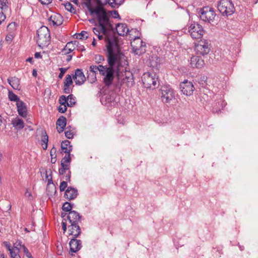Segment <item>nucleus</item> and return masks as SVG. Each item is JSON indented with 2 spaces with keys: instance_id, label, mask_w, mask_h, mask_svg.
<instances>
[{
  "instance_id": "50",
  "label": "nucleus",
  "mask_w": 258,
  "mask_h": 258,
  "mask_svg": "<svg viewBox=\"0 0 258 258\" xmlns=\"http://www.w3.org/2000/svg\"><path fill=\"white\" fill-rule=\"evenodd\" d=\"M67 105H61L58 108V110L60 113H64L67 111Z\"/></svg>"
},
{
  "instance_id": "14",
  "label": "nucleus",
  "mask_w": 258,
  "mask_h": 258,
  "mask_svg": "<svg viewBox=\"0 0 258 258\" xmlns=\"http://www.w3.org/2000/svg\"><path fill=\"white\" fill-rule=\"evenodd\" d=\"M70 252L75 253L78 251L82 247V242L80 240L73 237L69 242Z\"/></svg>"
},
{
  "instance_id": "2",
  "label": "nucleus",
  "mask_w": 258,
  "mask_h": 258,
  "mask_svg": "<svg viewBox=\"0 0 258 258\" xmlns=\"http://www.w3.org/2000/svg\"><path fill=\"white\" fill-rule=\"evenodd\" d=\"M95 14L97 15L98 25L102 28V32L105 36V40L107 42V45L118 46L117 38L113 31V27L110 23L107 13L102 7H97L92 12H90L91 15Z\"/></svg>"
},
{
  "instance_id": "34",
  "label": "nucleus",
  "mask_w": 258,
  "mask_h": 258,
  "mask_svg": "<svg viewBox=\"0 0 258 258\" xmlns=\"http://www.w3.org/2000/svg\"><path fill=\"white\" fill-rule=\"evenodd\" d=\"M73 84V81L71 75H67L64 81V86L70 87Z\"/></svg>"
},
{
  "instance_id": "11",
  "label": "nucleus",
  "mask_w": 258,
  "mask_h": 258,
  "mask_svg": "<svg viewBox=\"0 0 258 258\" xmlns=\"http://www.w3.org/2000/svg\"><path fill=\"white\" fill-rule=\"evenodd\" d=\"M180 87L181 91L184 95L190 96L192 94L194 86L191 82L185 80L180 83Z\"/></svg>"
},
{
  "instance_id": "57",
  "label": "nucleus",
  "mask_w": 258,
  "mask_h": 258,
  "mask_svg": "<svg viewBox=\"0 0 258 258\" xmlns=\"http://www.w3.org/2000/svg\"><path fill=\"white\" fill-rule=\"evenodd\" d=\"M69 48L66 49V46L64 47V48L62 50V53L64 55H66L67 54L70 53L72 51H69Z\"/></svg>"
},
{
  "instance_id": "27",
  "label": "nucleus",
  "mask_w": 258,
  "mask_h": 258,
  "mask_svg": "<svg viewBox=\"0 0 258 258\" xmlns=\"http://www.w3.org/2000/svg\"><path fill=\"white\" fill-rule=\"evenodd\" d=\"M133 80V76L132 74L130 72H127L125 73V77L122 79V83L123 84H126V85L128 86L130 83L132 84Z\"/></svg>"
},
{
  "instance_id": "5",
  "label": "nucleus",
  "mask_w": 258,
  "mask_h": 258,
  "mask_svg": "<svg viewBox=\"0 0 258 258\" xmlns=\"http://www.w3.org/2000/svg\"><path fill=\"white\" fill-rule=\"evenodd\" d=\"M142 79L144 86L147 88L153 89L158 85V78L155 74L145 73Z\"/></svg>"
},
{
  "instance_id": "46",
  "label": "nucleus",
  "mask_w": 258,
  "mask_h": 258,
  "mask_svg": "<svg viewBox=\"0 0 258 258\" xmlns=\"http://www.w3.org/2000/svg\"><path fill=\"white\" fill-rule=\"evenodd\" d=\"M87 34V32L85 31H83L81 32V33H79L77 36V38L80 39H83L84 38H85V39H87L88 38V36H86V34Z\"/></svg>"
},
{
  "instance_id": "40",
  "label": "nucleus",
  "mask_w": 258,
  "mask_h": 258,
  "mask_svg": "<svg viewBox=\"0 0 258 258\" xmlns=\"http://www.w3.org/2000/svg\"><path fill=\"white\" fill-rule=\"evenodd\" d=\"M16 249L12 248L10 251L11 258H21L20 256L18 254L19 251H16Z\"/></svg>"
},
{
  "instance_id": "47",
  "label": "nucleus",
  "mask_w": 258,
  "mask_h": 258,
  "mask_svg": "<svg viewBox=\"0 0 258 258\" xmlns=\"http://www.w3.org/2000/svg\"><path fill=\"white\" fill-rule=\"evenodd\" d=\"M68 68H60L59 69V70L60 71V74L58 75L59 79H61L63 77L64 74L68 70Z\"/></svg>"
},
{
  "instance_id": "48",
  "label": "nucleus",
  "mask_w": 258,
  "mask_h": 258,
  "mask_svg": "<svg viewBox=\"0 0 258 258\" xmlns=\"http://www.w3.org/2000/svg\"><path fill=\"white\" fill-rule=\"evenodd\" d=\"M5 13L6 12L3 11V10L0 8V24H1L6 19Z\"/></svg>"
},
{
  "instance_id": "29",
  "label": "nucleus",
  "mask_w": 258,
  "mask_h": 258,
  "mask_svg": "<svg viewBox=\"0 0 258 258\" xmlns=\"http://www.w3.org/2000/svg\"><path fill=\"white\" fill-rule=\"evenodd\" d=\"M49 188L52 189L51 194H55L56 192V188L54 184L52 183V180L51 178L50 179H48V184L46 188L47 191H49Z\"/></svg>"
},
{
  "instance_id": "52",
  "label": "nucleus",
  "mask_w": 258,
  "mask_h": 258,
  "mask_svg": "<svg viewBox=\"0 0 258 258\" xmlns=\"http://www.w3.org/2000/svg\"><path fill=\"white\" fill-rule=\"evenodd\" d=\"M3 244L9 251L13 248H11V244L8 242L5 241L3 242Z\"/></svg>"
},
{
  "instance_id": "44",
  "label": "nucleus",
  "mask_w": 258,
  "mask_h": 258,
  "mask_svg": "<svg viewBox=\"0 0 258 258\" xmlns=\"http://www.w3.org/2000/svg\"><path fill=\"white\" fill-rule=\"evenodd\" d=\"M59 103L61 105H67L68 99L64 95H61L59 99Z\"/></svg>"
},
{
  "instance_id": "22",
  "label": "nucleus",
  "mask_w": 258,
  "mask_h": 258,
  "mask_svg": "<svg viewBox=\"0 0 258 258\" xmlns=\"http://www.w3.org/2000/svg\"><path fill=\"white\" fill-rule=\"evenodd\" d=\"M8 82L14 89L20 90V80L14 77L8 79Z\"/></svg>"
},
{
  "instance_id": "38",
  "label": "nucleus",
  "mask_w": 258,
  "mask_h": 258,
  "mask_svg": "<svg viewBox=\"0 0 258 258\" xmlns=\"http://www.w3.org/2000/svg\"><path fill=\"white\" fill-rule=\"evenodd\" d=\"M123 1L124 0H120L119 3H123ZM107 3L112 8H115L119 3L117 0H108Z\"/></svg>"
},
{
  "instance_id": "23",
  "label": "nucleus",
  "mask_w": 258,
  "mask_h": 258,
  "mask_svg": "<svg viewBox=\"0 0 258 258\" xmlns=\"http://www.w3.org/2000/svg\"><path fill=\"white\" fill-rule=\"evenodd\" d=\"M161 63V59L160 57H158L157 55H152L151 57L150 58V66L151 67L153 68H155L158 69V67L160 66Z\"/></svg>"
},
{
  "instance_id": "16",
  "label": "nucleus",
  "mask_w": 258,
  "mask_h": 258,
  "mask_svg": "<svg viewBox=\"0 0 258 258\" xmlns=\"http://www.w3.org/2000/svg\"><path fill=\"white\" fill-rule=\"evenodd\" d=\"M69 235H72L74 238L78 237L81 233L80 227L78 224H71L69 226Z\"/></svg>"
},
{
  "instance_id": "12",
  "label": "nucleus",
  "mask_w": 258,
  "mask_h": 258,
  "mask_svg": "<svg viewBox=\"0 0 258 258\" xmlns=\"http://www.w3.org/2000/svg\"><path fill=\"white\" fill-rule=\"evenodd\" d=\"M71 158L70 154H66L61 161V168L59 169V173L61 175L64 174L66 171L70 168Z\"/></svg>"
},
{
  "instance_id": "13",
  "label": "nucleus",
  "mask_w": 258,
  "mask_h": 258,
  "mask_svg": "<svg viewBox=\"0 0 258 258\" xmlns=\"http://www.w3.org/2000/svg\"><path fill=\"white\" fill-rule=\"evenodd\" d=\"M76 85H81L86 81V77L81 69H78L75 71V74L73 76Z\"/></svg>"
},
{
  "instance_id": "59",
  "label": "nucleus",
  "mask_w": 258,
  "mask_h": 258,
  "mask_svg": "<svg viewBox=\"0 0 258 258\" xmlns=\"http://www.w3.org/2000/svg\"><path fill=\"white\" fill-rule=\"evenodd\" d=\"M62 228L63 229V232H65L67 230V224L66 222H62Z\"/></svg>"
},
{
  "instance_id": "51",
  "label": "nucleus",
  "mask_w": 258,
  "mask_h": 258,
  "mask_svg": "<svg viewBox=\"0 0 258 258\" xmlns=\"http://www.w3.org/2000/svg\"><path fill=\"white\" fill-rule=\"evenodd\" d=\"M24 253L26 254L27 257L28 258H32L31 254L29 252L27 248H26L24 245L22 246Z\"/></svg>"
},
{
  "instance_id": "45",
  "label": "nucleus",
  "mask_w": 258,
  "mask_h": 258,
  "mask_svg": "<svg viewBox=\"0 0 258 258\" xmlns=\"http://www.w3.org/2000/svg\"><path fill=\"white\" fill-rule=\"evenodd\" d=\"M22 242L20 241H17L14 244V249H16L17 251H19L21 247L22 246Z\"/></svg>"
},
{
  "instance_id": "37",
  "label": "nucleus",
  "mask_w": 258,
  "mask_h": 258,
  "mask_svg": "<svg viewBox=\"0 0 258 258\" xmlns=\"http://www.w3.org/2000/svg\"><path fill=\"white\" fill-rule=\"evenodd\" d=\"M72 208V205L70 203L66 202L64 203L62 207V209L63 211L66 212H70L72 211L71 209Z\"/></svg>"
},
{
  "instance_id": "41",
  "label": "nucleus",
  "mask_w": 258,
  "mask_h": 258,
  "mask_svg": "<svg viewBox=\"0 0 258 258\" xmlns=\"http://www.w3.org/2000/svg\"><path fill=\"white\" fill-rule=\"evenodd\" d=\"M93 31L94 33L97 36L100 34L101 33H102V28L99 26V25H97L96 27L93 28Z\"/></svg>"
},
{
  "instance_id": "39",
  "label": "nucleus",
  "mask_w": 258,
  "mask_h": 258,
  "mask_svg": "<svg viewBox=\"0 0 258 258\" xmlns=\"http://www.w3.org/2000/svg\"><path fill=\"white\" fill-rule=\"evenodd\" d=\"M94 60L98 64H99L100 63L102 62V61H104L105 59L104 57L100 54H96L95 55Z\"/></svg>"
},
{
  "instance_id": "17",
  "label": "nucleus",
  "mask_w": 258,
  "mask_h": 258,
  "mask_svg": "<svg viewBox=\"0 0 258 258\" xmlns=\"http://www.w3.org/2000/svg\"><path fill=\"white\" fill-rule=\"evenodd\" d=\"M78 195V190L72 187H68L65 191L64 197L68 200L75 199Z\"/></svg>"
},
{
  "instance_id": "58",
  "label": "nucleus",
  "mask_w": 258,
  "mask_h": 258,
  "mask_svg": "<svg viewBox=\"0 0 258 258\" xmlns=\"http://www.w3.org/2000/svg\"><path fill=\"white\" fill-rule=\"evenodd\" d=\"M68 171V174L65 176V179L68 181H70V177H71V171L70 170Z\"/></svg>"
},
{
  "instance_id": "33",
  "label": "nucleus",
  "mask_w": 258,
  "mask_h": 258,
  "mask_svg": "<svg viewBox=\"0 0 258 258\" xmlns=\"http://www.w3.org/2000/svg\"><path fill=\"white\" fill-rule=\"evenodd\" d=\"M77 44H78L77 41L69 42L66 44V49L69 48V51H73L75 49V45Z\"/></svg>"
},
{
  "instance_id": "63",
  "label": "nucleus",
  "mask_w": 258,
  "mask_h": 258,
  "mask_svg": "<svg viewBox=\"0 0 258 258\" xmlns=\"http://www.w3.org/2000/svg\"><path fill=\"white\" fill-rule=\"evenodd\" d=\"M72 58V56L71 55H68L67 56V58H66V60L67 62H69V61H70L71 60Z\"/></svg>"
},
{
  "instance_id": "55",
  "label": "nucleus",
  "mask_w": 258,
  "mask_h": 258,
  "mask_svg": "<svg viewBox=\"0 0 258 258\" xmlns=\"http://www.w3.org/2000/svg\"><path fill=\"white\" fill-rule=\"evenodd\" d=\"M42 5H48L52 0H39Z\"/></svg>"
},
{
  "instance_id": "62",
  "label": "nucleus",
  "mask_w": 258,
  "mask_h": 258,
  "mask_svg": "<svg viewBox=\"0 0 258 258\" xmlns=\"http://www.w3.org/2000/svg\"><path fill=\"white\" fill-rule=\"evenodd\" d=\"M25 196L28 198L31 197V194L30 192H29L28 190H26L25 192Z\"/></svg>"
},
{
  "instance_id": "18",
  "label": "nucleus",
  "mask_w": 258,
  "mask_h": 258,
  "mask_svg": "<svg viewBox=\"0 0 258 258\" xmlns=\"http://www.w3.org/2000/svg\"><path fill=\"white\" fill-rule=\"evenodd\" d=\"M190 64L192 67L201 68L205 64L204 60L199 56H193L190 58Z\"/></svg>"
},
{
  "instance_id": "7",
  "label": "nucleus",
  "mask_w": 258,
  "mask_h": 258,
  "mask_svg": "<svg viewBox=\"0 0 258 258\" xmlns=\"http://www.w3.org/2000/svg\"><path fill=\"white\" fill-rule=\"evenodd\" d=\"M200 16L203 21L212 23L214 20L216 14L213 8L206 7L201 10Z\"/></svg>"
},
{
  "instance_id": "3",
  "label": "nucleus",
  "mask_w": 258,
  "mask_h": 258,
  "mask_svg": "<svg viewBox=\"0 0 258 258\" xmlns=\"http://www.w3.org/2000/svg\"><path fill=\"white\" fill-rule=\"evenodd\" d=\"M37 43L39 46L43 48L49 44L50 40L49 30L47 27L42 26L37 31Z\"/></svg>"
},
{
  "instance_id": "6",
  "label": "nucleus",
  "mask_w": 258,
  "mask_h": 258,
  "mask_svg": "<svg viewBox=\"0 0 258 258\" xmlns=\"http://www.w3.org/2000/svg\"><path fill=\"white\" fill-rule=\"evenodd\" d=\"M161 99L164 103H169L174 99L175 95L173 90L169 86H162L160 89Z\"/></svg>"
},
{
  "instance_id": "26",
  "label": "nucleus",
  "mask_w": 258,
  "mask_h": 258,
  "mask_svg": "<svg viewBox=\"0 0 258 258\" xmlns=\"http://www.w3.org/2000/svg\"><path fill=\"white\" fill-rule=\"evenodd\" d=\"M48 141V137L46 134V132H42L41 136V145L44 150H46L47 148V144Z\"/></svg>"
},
{
  "instance_id": "28",
  "label": "nucleus",
  "mask_w": 258,
  "mask_h": 258,
  "mask_svg": "<svg viewBox=\"0 0 258 258\" xmlns=\"http://www.w3.org/2000/svg\"><path fill=\"white\" fill-rule=\"evenodd\" d=\"M12 124L13 126L18 130L22 129L24 126L23 120L19 118L12 120Z\"/></svg>"
},
{
  "instance_id": "1",
  "label": "nucleus",
  "mask_w": 258,
  "mask_h": 258,
  "mask_svg": "<svg viewBox=\"0 0 258 258\" xmlns=\"http://www.w3.org/2000/svg\"><path fill=\"white\" fill-rule=\"evenodd\" d=\"M107 61L109 66L107 67L102 65L98 66L92 65L90 67L89 70L95 74L93 82L96 80L95 74L98 71L99 74L104 77L103 82L105 85L109 87L112 84L114 78V66L115 62L120 58L121 53L119 49V46L115 47L114 46H111L110 44L107 45Z\"/></svg>"
},
{
  "instance_id": "64",
  "label": "nucleus",
  "mask_w": 258,
  "mask_h": 258,
  "mask_svg": "<svg viewBox=\"0 0 258 258\" xmlns=\"http://www.w3.org/2000/svg\"><path fill=\"white\" fill-rule=\"evenodd\" d=\"M68 214L66 213H62L61 214V216L63 218V220H66L65 217L67 216Z\"/></svg>"
},
{
  "instance_id": "24",
  "label": "nucleus",
  "mask_w": 258,
  "mask_h": 258,
  "mask_svg": "<svg viewBox=\"0 0 258 258\" xmlns=\"http://www.w3.org/2000/svg\"><path fill=\"white\" fill-rule=\"evenodd\" d=\"M49 20L52 22L53 25L59 26L62 23V17L59 14H54L52 15Z\"/></svg>"
},
{
  "instance_id": "30",
  "label": "nucleus",
  "mask_w": 258,
  "mask_h": 258,
  "mask_svg": "<svg viewBox=\"0 0 258 258\" xmlns=\"http://www.w3.org/2000/svg\"><path fill=\"white\" fill-rule=\"evenodd\" d=\"M67 106L72 107L76 104V98L72 95L70 94L68 97Z\"/></svg>"
},
{
  "instance_id": "43",
  "label": "nucleus",
  "mask_w": 258,
  "mask_h": 258,
  "mask_svg": "<svg viewBox=\"0 0 258 258\" xmlns=\"http://www.w3.org/2000/svg\"><path fill=\"white\" fill-rule=\"evenodd\" d=\"M84 4L87 7L88 11L90 12H92V11L94 9L91 7V0H84Z\"/></svg>"
},
{
  "instance_id": "9",
  "label": "nucleus",
  "mask_w": 258,
  "mask_h": 258,
  "mask_svg": "<svg viewBox=\"0 0 258 258\" xmlns=\"http://www.w3.org/2000/svg\"><path fill=\"white\" fill-rule=\"evenodd\" d=\"M195 49L198 54L202 55H206L210 51V44L207 40H201L195 44Z\"/></svg>"
},
{
  "instance_id": "21",
  "label": "nucleus",
  "mask_w": 258,
  "mask_h": 258,
  "mask_svg": "<svg viewBox=\"0 0 258 258\" xmlns=\"http://www.w3.org/2000/svg\"><path fill=\"white\" fill-rule=\"evenodd\" d=\"M116 29L118 35L120 36H124L127 34L129 29L127 27L126 24H118L116 25Z\"/></svg>"
},
{
  "instance_id": "36",
  "label": "nucleus",
  "mask_w": 258,
  "mask_h": 258,
  "mask_svg": "<svg viewBox=\"0 0 258 258\" xmlns=\"http://www.w3.org/2000/svg\"><path fill=\"white\" fill-rule=\"evenodd\" d=\"M64 7L68 11L75 14L76 13V10L73 7V5L69 2L66 3L64 5Z\"/></svg>"
},
{
  "instance_id": "49",
  "label": "nucleus",
  "mask_w": 258,
  "mask_h": 258,
  "mask_svg": "<svg viewBox=\"0 0 258 258\" xmlns=\"http://www.w3.org/2000/svg\"><path fill=\"white\" fill-rule=\"evenodd\" d=\"M68 186L67 182L66 181H63L60 183L59 186V189L61 191H64L66 187Z\"/></svg>"
},
{
  "instance_id": "35",
  "label": "nucleus",
  "mask_w": 258,
  "mask_h": 258,
  "mask_svg": "<svg viewBox=\"0 0 258 258\" xmlns=\"http://www.w3.org/2000/svg\"><path fill=\"white\" fill-rule=\"evenodd\" d=\"M8 4L7 0H0V8L3 11L6 12L8 9Z\"/></svg>"
},
{
  "instance_id": "31",
  "label": "nucleus",
  "mask_w": 258,
  "mask_h": 258,
  "mask_svg": "<svg viewBox=\"0 0 258 258\" xmlns=\"http://www.w3.org/2000/svg\"><path fill=\"white\" fill-rule=\"evenodd\" d=\"M56 149L53 147L50 150V156H51V162L54 164L56 161Z\"/></svg>"
},
{
  "instance_id": "10",
  "label": "nucleus",
  "mask_w": 258,
  "mask_h": 258,
  "mask_svg": "<svg viewBox=\"0 0 258 258\" xmlns=\"http://www.w3.org/2000/svg\"><path fill=\"white\" fill-rule=\"evenodd\" d=\"M143 42L139 38L135 39L133 42L131 43V45L134 53L140 55L145 51V44H143Z\"/></svg>"
},
{
  "instance_id": "42",
  "label": "nucleus",
  "mask_w": 258,
  "mask_h": 258,
  "mask_svg": "<svg viewBox=\"0 0 258 258\" xmlns=\"http://www.w3.org/2000/svg\"><path fill=\"white\" fill-rule=\"evenodd\" d=\"M65 136L68 139H72L74 137V133L67 127L65 131Z\"/></svg>"
},
{
  "instance_id": "15",
  "label": "nucleus",
  "mask_w": 258,
  "mask_h": 258,
  "mask_svg": "<svg viewBox=\"0 0 258 258\" xmlns=\"http://www.w3.org/2000/svg\"><path fill=\"white\" fill-rule=\"evenodd\" d=\"M81 218V216L75 211H70L67 216L71 224H78Z\"/></svg>"
},
{
  "instance_id": "56",
  "label": "nucleus",
  "mask_w": 258,
  "mask_h": 258,
  "mask_svg": "<svg viewBox=\"0 0 258 258\" xmlns=\"http://www.w3.org/2000/svg\"><path fill=\"white\" fill-rule=\"evenodd\" d=\"M13 35L12 34H9V35H8L6 37V40L8 42V43H10L12 39H13Z\"/></svg>"
},
{
  "instance_id": "54",
  "label": "nucleus",
  "mask_w": 258,
  "mask_h": 258,
  "mask_svg": "<svg viewBox=\"0 0 258 258\" xmlns=\"http://www.w3.org/2000/svg\"><path fill=\"white\" fill-rule=\"evenodd\" d=\"M72 91V89H71L69 87L63 86V91L65 93L70 94Z\"/></svg>"
},
{
  "instance_id": "19",
  "label": "nucleus",
  "mask_w": 258,
  "mask_h": 258,
  "mask_svg": "<svg viewBox=\"0 0 258 258\" xmlns=\"http://www.w3.org/2000/svg\"><path fill=\"white\" fill-rule=\"evenodd\" d=\"M67 119L65 117L61 116L57 120L56 128L59 133H62L66 126Z\"/></svg>"
},
{
  "instance_id": "60",
  "label": "nucleus",
  "mask_w": 258,
  "mask_h": 258,
  "mask_svg": "<svg viewBox=\"0 0 258 258\" xmlns=\"http://www.w3.org/2000/svg\"><path fill=\"white\" fill-rule=\"evenodd\" d=\"M34 56L36 58H41L42 56L40 52H36L34 54Z\"/></svg>"
},
{
  "instance_id": "20",
  "label": "nucleus",
  "mask_w": 258,
  "mask_h": 258,
  "mask_svg": "<svg viewBox=\"0 0 258 258\" xmlns=\"http://www.w3.org/2000/svg\"><path fill=\"white\" fill-rule=\"evenodd\" d=\"M16 105L19 114L23 117H26L27 110L25 104L21 101H18Z\"/></svg>"
},
{
  "instance_id": "53",
  "label": "nucleus",
  "mask_w": 258,
  "mask_h": 258,
  "mask_svg": "<svg viewBox=\"0 0 258 258\" xmlns=\"http://www.w3.org/2000/svg\"><path fill=\"white\" fill-rule=\"evenodd\" d=\"M111 14L114 18H119V15L118 14V13L116 11H113L111 12Z\"/></svg>"
},
{
  "instance_id": "32",
  "label": "nucleus",
  "mask_w": 258,
  "mask_h": 258,
  "mask_svg": "<svg viewBox=\"0 0 258 258\" xmlns=\"http://www.w3.org/2000/svg\"><path fill=\"white\" fill-rule=\"evenodd\" d=\"M8 97L9 99L11 101H16L17 103L18 101H21V100H20L19 98L18 97L17 95L14 94L12 91H9V94H8Z\"/></svg>"
},
{
  "instance_id": "25",
  "label": "nucleus",
  "mask_w": 258,
  "mask_h": 258,
  "mask_svg": "<svg viewBox=\"0 0 258 258\" xmlns=\"http://www.w3.org/2000/svg\"><path fill=\"white\" fill-rule=\"evenodd\" d=\"M70 144L71 143L68 140L62 142L61 148L63 152L70 155V152L72 150V146Z\"/></svg>"
},
{
  "instance_id": "8",
  "label": "nucleus",
  "mask_w": 258,
  "mask_h": 258,
  "mask_svg": "<svg viewBox=\"0 0 258 258\" xmlns=\"http://www.w3.org/2000/svg\"><path fill=\"white\" fill-rule=\"evenodd\" d=\"M188 32L193 39H198L202 37L204 30L202 26L198 23H193L189 26Z\"/></svg>"
},
{
  "instance_id": "61",
  "label": "nucleus",
  "mask_w": 258,
  "mask_h": 258,
  "mask_svg": "<svg viewBox=\"0 0 258 258\" xmlns=\"http://www.w3.org/2000/svg\"><path fill=\"white\" fill-rule=\"evenodd\" d=\"M97 36H98V39L99 40H102V39H103L104 38V36H103V35L99 34V35H97ZM104 39H105V35H104ZM105 41H106V40H105ZM105 42L106 43V45H107L108 43L106 41H105Z\"/></svg>"
},
{
  "instance_id": "4",
  "label": "nucleus",
  "mask_w": 258,
  "mask_h": 258,
  "mask_svg": "<svg viewBox=\"0 0 258 258\" xmlns=\"http://www.w3.org/2000/svg\"><path fill=\"white\" fill-rule=\"evenodd\" d=\"M217 8L223 16H230L235 12L234 4L231 0H220Z\"/></svg>"
}]
</instances>
